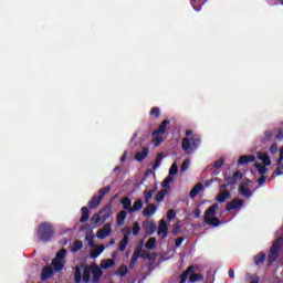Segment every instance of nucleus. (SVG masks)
<instances>
[{"mask_svg": "<svg viewBox=\"0 0 283 283\" xmlns=\"http://www.w3.org/2000/svg\"><path fill=\"white\" fill-rule=\"evenodd\" d=\"M113 213L112 205H107L102 208L98 213L92 216L91 224H94V227H101V224H105V221L109 220Z\"/></svg>", "mask_w": 283, "mask_h": 283, "instance_id": "nucleus-1", "label": "nucleus"}, {"mask_svg": "<svg viewBox=\"0 0 283 283\" xmlns=\"http://www.w3.org/2000/svg\"><path fill=\"white\" fill-rule=\"evenodd\" d=\"M55 229L52 223L42 222L38 227V238L41 242H50L54 238Z\"/></svg>", "mask_w": 283, "mask_h": 283, "instance_id": "nucleus-2", "label": "nucleus"}, {"mask_svg": "<svg viewBox=\"0 0 283 283\" xmlns=\"http://www.w3.org/2000/svg\"><path fill=\"white\" fill-rule=\"evenodd\" d=\"M200 147V135L195 134L191 137H184L181 140V149L186 154H193Z\"/></svg>", "mask_w": 283, "mask_h": 283, "instance_id": "nucleus-3", "label": "nucleus"}, {"mask_svg": "<svg viewBox=\"0 0 283 283\" xmlns=\"http://www.w3.org/2000/svg\"><path fill=\"white\" fill-rule=\"evenodd\" d=\"M282 237H279L273 241L268 254V266H273L274 262H277V258H280V251H282Z\"/></svg>", "mask_w": 283, "mask_h": 283, "instance_id": "nucleus-4", "label": "nucleus"}, {"mask_svg": "<svg viewBox=\"0 0 283 283\" xmlns=\"http://www.w3.org/2000/svg\"><path fill=\"white\" fill-rule=\"evenodd\" d=\"M120 205L127 213H136L143 210V199H137L132 206V199L124 197L120 199Z\"/></svg>", "mask_w": 283, "mask_h": 283, "instance_id": "nucleus-5", "label": "nucleus"}, {"mask_svg": "<svg viewBox=\"0 0 283 283\" xmlns=\"http://www.w3.org/2000/svg\"><path fill=\"white\" fill-rule=\"evenodd\" d=\"M192 271H193V265L188 266L187 270L180 275L179 283L187 282L188 277L191 283L202 282V280H205V276L202 274L193 273Z\"/></svg>", "mask_w": 283, "mask_h": 283, "instance_id": "nucleus-6", "label": "nucleus"}, {"mask_svg": "<svg viewBox=\"0 0 283 283\" xmlns=\"http://www.w3.org/2000/svg\"><path fill=\"white\" fill-rule=\"evenodd\" d=\"M244 207V200L235 198L231 201H228L226 205V211H238Z\"/></svg>", "mask_w": 283, "mask_h": 283, "instance_id": "nucleus-7", "label": "nucleus"}, {"mask_svg": "<svg viewBox=\"0 0 283 283\" xmlns=\"http://www.w3.org/2000/svg\"><path fill=\"white\" fill-rule=\"evenodd\" d=\"M91 273L93 275L92 282L98 283L101 282V277H103V270L98 268L96 264L91 265Z\"/></svg>", "mask_w": 283, "mask_h": 283, "instance_id": "nucleus-8", "label": "nucleus"}, {"mask_svg": "<svg viewBox=\"0 0 283 283\" xmlns=\"http://www.w3.org/2000/svg\"><path fill=\"white\" fill-rule=\"evenodd\" d=\"M112 233V224L106 223L103 229H99L96 232V238H98L99 240H105V238H107V235H109Z\"/></svg>", "mask_w": 283, "mask_h": 283, "instance_id": "nucleus-9", "label": "nucleus"}, {"mask_svg": "<svg viewBox=\"0 0 283 283\" xmlns=\"http://www.w3.org/2000/svg\"><path fill=\"white\" fill-rule=\"evenodd\" d=\"M219 195L217 196V202H227V200H229V198H231V192L229 191L228 188H219Z\"/></svg>", "mask_w": 283, "mask_h": 283, "instance_id": "nucleus-10", "label": "nucleus"}, {"mask_svg": "<svg viewBox=\"0 0 283 283\" xmlns=\"http://www.w3.org/2000/svg\"><path fill=\"white\" fill-rule=\"evenodd\" d=\"M129 235H132V230L127 229L123 240L118 244L119 251H125L127 249V244H129Z\"/></svg>", "mask_w": 283, "mask_h": 283, "instance_id": "nucleus-11", "label": "nucleus"}, {"mask_svg": "<svg viewBox=\"0 0 283 283\" xmlns=\"http://www.w3.org/2000/svg\"><path fill=\"white\" fill-rule=\"evenodd\" d=\"M158 207L155 203H148L147 207L143 210V216L145 218H151L156 213Z\"/></svg>", "mask_w": 283, "mask_h": 283, "instance_id": "nucleus-12", "label": "nucleus"}, {"mask_svg": "<svg viewBox=\"0 0 283 283\" xmlns=\"http://www.w3.org/2000/svg\"><path fill=\"white\" fill-rule=\"evenodd\" d=\"M249 163H255V156L254 155H242L239 157L238 165H249Z\"/></svg>", "mask_w": 283, "mask_h": 283, "instance_id": "nucleus-13", "label": "nucleus"}, {"mask_svg": "<svg viewBox=\"0 0 283 283\" xmlns=\"http://www.w3.org/2000/svg\"><path fill=\"white\" fill-rule=\"evenodd\" d=\"M218 207H219L218 203H213L212 206H210V207L206 210L205 217H203L205 221H206V220H209L210 218H214L216 211H218Z\"/></svg>", "mask_w": 283, "mask_h": 283, "instance_id": "nucleus-14", "label": "nucleus"}, {"mask_svg": "<svg viewBox=\"0 0 283 283\" xmlns=\"http://www.w3.org/2000/svg\"><path fill=\"white\" fill-rule=\"evenodd\" d=\"M167 125H169V119H164L159 127L153 132V136H159V134H165L167 132Z\"/></svg>", "mask_w": 283, "mask_h": 283, "instance_id": "nucleus-15", "label": "nucleus"}, {"mask_svg": "<svg viewBox=\"0 0 283 283\" xmlns=\"http://www.w3.org/2000/svg\"><path fill=\"white\" fill-rule=\"evenodd\" d=\"M168 233H169V228H167V221L161 220L159 223L157 234L163 235V238H167Z\"/></svg>", "mask_w": 283, "mask_h": 283, "instance_id": "nucleus-16", "label": "nucleus"}, {"mask_svg": "<svg viewBox=\"0 0 283 283\" xmlns=\"http://www.w3.org/2000/svg\"><path fill=\"white\" fill-rule=\"evenodd\" d=\"M248 187H249V184L247 182L239 186V193L244 198H251V196H253V193L251 192V189H249Z\"/></svg>", "mask_w": 283, "mask_h": 283, "instance_id": "nucleus-17", "label": "nucleus"}, {"mask_svg": "<svg viewBox=\"0 0 283 283\" xmlns=\"http://www.w3.org/2000/svg\"><path fill=\"white\" fill-rule=\"evenodd\" d=\"M147 156H149V148L144 147L142 151H137L135 154V160H137L138 163H143V160H145Z\"/></svg>", "mask_w": 283, "mask_h": 283, "instance_id": "nucleus-18", "label": "nucleus"}, {"mask_svg": "<svg viewBox=\"0 0 283 283\" xmlns=\"http://www.w3.org/2000/svg\"><path fill=\"white\" fill-rule=\"evenodd\" d=\"M158 191V187H154L150 190H145L144 191V202L145 205H149V200L154 198V195Z\"/></svg>", "mask_w": 283, "mask_h": 283, "instance_id": "nucleus-19", "label": "nucleus"}, {"mask_svg": "<svg viewBox=\"0 0 283 283\" xmlns=\"http://www.w3.org/2000/svg\"><path fill=\"white\" fill-rule=\"evenodd\" d=\"M54 275V270L52 266H44L41 272L42 280H50Z\"/></svg>", "mask_w": 283, "mask_h": 283, "instance_id": "nucleus-20", "label": "nucleus"}, {"mask_svg": "<svg viewBox=\"0 0 283 283\" xmlns=\"http://www.w3.org/2000/svg\"><path fill=\"white\" fill-rule=\"evenodd\" d=\"M265 261H266V253L264 252H260L254 256L255 266H262V264H264Z\"/></svg>", "mask_w": 283, "mask_h": 283, "instance_id": "nucleus-21", "label": "nucleus"}, {"mask_svg": "<svg viewBox=\"0 0 283 283\" xmlns=\"http://www.w3.org/2000/svg\"><path fill=\"white\" fill-rule=\"evenodd\" d=\"M82 277H83L85 283H88L92 280V266H90V265L84 266Z\"/></svg>", "mask_w": 283, "mask_h": 283, "instance_id": "nucleus-22", "label": "nucleus"}, {"mask_svg": "<svg viewBox=\"0 0 283 283\" xmlns=\"http://www.w3.org/2000/svg\"><path fill=\"white\" fill-rule=\"evenodd\" d=\"M102 199L98 196H93L92 199L88 201L87 207L88 209H96L98 205H101Z\"/></svg>", "mask_w": 283, "mask_h": 283, "instance_id": "nucleus-23", "label": "nucleus"}, {"mask_svg": "<svg viewBox=\"0 0 283 283\" xmlns=\"http://www.w3.org/2000/svg\"><path fill=\"white\" fill-rule=\"evenodd\" d=\"M55 273H60V271L64 268L63 261L59 259H53L51 262Z\"/></svg>", "mask_w": 283, "mask_h": 283, "instance_id": "nucleus-24", "label": "nucleus"}, {"mask_svg": "<svg viewBox=\"0 0 283 283\" xmlns=\"http://www.w3.org/2000/svg\"><path fill=\"white\" fill-rule=\"evenodd\" d=\"M90 220V208L88 207H82V217L80 219V222L83 224Z\"/></svg>", "mask_w": 283, "mask_h": 283, "instance_id": "nucleus-25", "label": "nucleus"}, {"mask_svg": "<svg viewBox=\"0 0 283 283\" xmlns=\"http://www.w3.org/2000/svg\"><path fill=\"white\" fill-rule=\"evenodd\" d=\"M127 219V210H122L117 214V226L120 227L125 224V220Z\"/></svg>", "mask_w": 283, "mask_h": 283, "instance_id": "nucleus-26", "label": "nucleus"}, {"mask_svg": "<svg viewBox=\"0 0 283 283\" xmlns=\"http://www.w3.org/2000/svg\"><path fill=\"white\" fill-rule=\"evenodd\" d=\"M205 222L209 227H220V224H222V222L220 221V219H218V217H210V219H206Z\"/></svg>", "mask_w": 283, "mask_h": 283, "instance_id": "nucleus-27", "label": "nucleus"}, {"mask_svg": "<svg viewBox=\"0 0 283 283\" xmlns=\"http://www.w3.org/2000/svg\"><path fill=\"white\" fill-rule=\"evenodd\" d=\"M205 189V186H202V184H197L190 191V198H196V196H198V193H200V191H202Z\"/></svg>", "mask_w": 283, "mask_h": 283, "instance_id": "nucleus-28", "label": "nucleus"}, {"mask_svg": "<svg viewBox=\"0 0 283 283\" xmlns=\"http://www.w3.org/2000/svg\"><path fill=\"white\" fill-rule=\"evenodd\" d=\"M114 264H116V261H114L113 259H105L102 261L101 268L104 270L112 269V266H114Z\"/></svg>", "mask_w": 283, "mask_h": 283, "instance_id": "nucleus-29", "label": "nucleus"}, {"mask_svg": "<svg viewBox=\"0 0 283 283\" xmlns=\"http://www.w3.org/2000/svg\"><path fill=\"white\" fill-rule=\"evenodd\" d=\"M254 167L256 171H259L260 176H264L269 171V169L266 168L268 166H265L264 164L255 163Z\"/></svg>", "mask_w": 283, "mask_h": 283, "instance_id": "nucleus-30", "label": "nucleus"}, {"mask_svg": "<svg viewBox=\"0 0 283 283\" xmlns=\"http://www.w3.org/2000/svg\"><path fill=\"white\" fill-rule=\"evenodd\" d=\"M109 191H112V186H106V187L99 189L97 191V193H98L97 198H99V200H103V198H105V196H107V193Z\"/></svg>", "mask_w": 283, "mask_h": 283, "instance_id": "nucleus-31", "label": "nucleus"}, {"mask_svg": "<svg viewBox=\"0 0 283 283\" xmlns=\"http://www.w3.org/2000/svg\"><path fill=\"white\" fill-rule=\"evenodd\" d=\"M146 232L148 235H154V233H156V223L148 221L146 223Z\"/></svg>", "mask_w": 283, "mask_h": 283, "instance_id": "nucleus-32", "label": "nucleus"}, {"mask_svg": "<svg viewBox=\"0 0 283 283\" xmlns=\"http://www.w3.org/2000/svg\"><path fill=\"white\" fill-rule=\"evenodd\" d=\"M231 185H238V181L234 179V177H228L227 182L220 186V189H229Z\"/></svg>", "mask_w": 283, "mask_h": 283, "instance_id": "nucleus-33", "label": "nucleus"}, {"mask_svg": "<svg viewBox=\"0 0 283 283\" xmlns=\"http://www.w3.org/2000/svg\"><path fill=\"white\" fill-rule=\"evenodd\" d=\"M163 158H165V153H158L155 164L153 166L154 170H156V169H158V167H160V165L163 164Z\"/></svg>", "mask_w": 283, "mask_h": 283, "instance_id": "nucleus-34", "label": "nucleus"}, {"mask_svg": "<svg viewBox=\"0 0 283 283\" xmlns=\"http://www.w3.org/2000/svg\"><path fill=\"white\" fill-rule=\"evenodd\" d=\"M258 158L259 160H262L263 165L271 166V157H269L266 154L260 153Z\"/></svg>", "mask_w": 283, "mask_h": 283, "instance_id": "nucleus-35", "label": "nucleus"}, {"mask_svg": "<svg viewBox=\"0 0 283 283\" xmlns=\"http://www.w3.org/2000/svg\"><path fill=\"white\" fill-rule=\"evenodd\" d=\"M83 249V241L75 240L73 242L72 253H78Z\"/></svg>", "mask_w": 283, "mask_h": 283, "instance_id": "nucleus-36", "label": "nucleus"}, {"mask_svg": "<svg viewBox=\"0 0 283 283\" xmlns=\"http://www.w3.org/2000/svg\"><path fill=\"white\" fill-rule=\"evenodd\" d=\"M167 195V190L161 189L159 190L156 196H155V200L156 202H163L165 200V196Z\"/></svg>", "mask_w": 283, "mask_h": 283, "instance_id": "nucleus-37", "label": "nucleus"}, {"mask_svg": "<svg viewBox=\"0 0 283 283\" xmlns=\"http://www.w3.org/2000/svg\"><path fill=\"white\" fill-rule=\"evenodd\" d=\"M136 253H139V258H143V260H151V254L147 250H137Z\"/></svg>", "mask_w": 283, "mask_h": 283, "instance_id": "nucleus-38", "label": "nucleus"}, {"mask_svg": "<svg viewBox=\"0 0 283 283\" xmlns=\"http://www.w3.org/2000/svg\"><path fill=\"white\" fill-rule=\"evenodd\" d=\"M154 138H153V145L155 147H160V145H163V142L165 140V138H163L161 136L159 135H153Z\"/></svg>", "mask_w": 283, "mask_h": 283, "instance_id": "nucleus-39", "label": "nucleus"}, {"mask_svg": "<svg viewBox=\"0 0 283 283\" xmlns=\"http://www.w3.org/2000/svg\"><path fill=\"white\" fill-rule=\"evenodd\" d=\"M103 251H105V248L103 245L97 247V249L91 251V258H98V255H101Z\"/></svg>", "mask_w": 283, "mask_h": 283, "instance_id": "nucleus-40", "label": "nucleus"}, {"mask_svg": "<svg viewBox=\"0 0 283 283\" xmlns=\"http://www.w3.org/2000/svg\"><path fill=\"white\" fill-rule=\"evenodd\" d=\"M138 258H139V252L133 253V256H132L129 265H128L129 269H133L134 266H136V262H138Z\"/></svg>", "mask_w": 283, "mask_h": 283, "instance_id": "nucleus-41", "label": "nucleus"}, {"mask_svg": "<svg viewBox=\"0 0 283 283\" xmlns=\"http://www.w3.org/2000/svg\"><path fill=\"white\" fill-rule=\"evenodd\" d=\"M74 280H75V283H81L82 275H81V266L78 265L75 266Z\"/></svg>", "mask_w": 283, "mask_h": 283, "instance_id": "nucleus-42", "label": "nucleus"}, {"mask_svg": "<svg viewBox=\"0 0 283 283\" xmlns=\"http://www.w3.org/2000/svg\"><path fill=\"white\" fill-rule=\"evenodd\" d=\"M65 255H67V250L62 249L56 253L55 260H65Z\"/></svg>", "mask_w": 283, "mask_h": 283, "instance_id": "nucleus-43", "label": "nucleus"}, {"mask_svg": "<svg viewBox=\"0 0 283 283\" xmlns=\"http://www.w3.org/2000/svg\"><path fill=\"white\" fill-rule=\"evenodd\" d=\"M146 249L151 250L156 247V238H150L145 244Z\"/></svg>", "mask_w": 283, "mask_h": 283, "instance_id": "nucleus-44", "label": "nucleus"}, {"mask_svg": "<svg viewBox=\"0 0 283 283\" xmlns=\"http://www.w3.org/2000/svg\"><path fill=\"white\" fill-rule=\"evenodd\" d=\"M127 273H129V269H127V266H125V265H122L117 271V274H119L120 277H125V275H127Z\"/></svg>", "mask_w": 283, "mask_h": 283, "instance_id": "nucleus-45", "label": "nucleus"}, {"mask_svg": "<svg viewBox=\"0 0 283 283\" xmlns=\"http://www.w3.org/2000/svg\"><path fill=\"white\" fill-rule=\"evenodd\" d=\"M174 181V177L171 175H168L167 178L163 182L164 189H169V184Z\"/></svg>", "mask_w": 283, "mask_h": 283, "instance_id": "nucleus-46", "label": "nucleus"}, {"mask_svg": "<svg viewBox=\"0 0 283 283\" xmlns=\"http://www.w3.org/2000/svg\"><path fill=\"white\" fill-rule=\"evenodd\" d=\"M178 174V165L174 163L169 169V176L174 178Z\"/></svg>", "mask_w": 283, "mask_h": 283, "instance_id": "nucleus-47", "label": "nucleus"}, {"mask_svg": "<svg viewBox=\"0 0 283 283\" xmlns=\"http://www.w3.org/2000/svg\"><path fill=\"white\" fill-rule=\"evenodd\" d=\"M85 240L86 242H88V247H96V244H94V235L93 234H86L85 235Z\"/></svg>", "mask_w": 283, "mask_h": 283, "instance_id": "nucleus-48", "label": "nucleus"}, {"mask_svg": "<svg viewBox=\"0 0 283 283\" xmlns=\"http://www.w3.org/2000/svg\"><path fill=\"white\" fill-rule=\"evenodd\" d=\"M150 116H155V118H160V108L158 107H153L150 111Z\"/></svg>", "mask_w": 283, "mask_h": 283, "instance_id": "nucleus-49", "label": "nucleus"}, {"mask_svg": "<svg viewBox=\"0 0 283 283\" xmlns=\"http://www.w3.org/2000/svg\"><path fill=\"white\" fill-rule=\"evenodd\" d=\"M140 233V224L138 222L133 223V235H138Z\"/></svg>", "mask_w": 283, "mask_h": 283, "instance_id": "nucleus-50", "label": "nucleus"}, {"mask_svg": "<svg viewBox=\"0 0 283 283\" xmlns=\"http://www.w3.org/2000/svg\"><path fill=\"white\" fill-rule=\"evenodd\" d=\"M222 165H224V159H223V158H220V159H218L217 161H214V164H213V169H221V168H222Z\"/></svg>", "mask_w": 283, "mask_h": 283, "instance_id": "nucleus-51", "label": "nucleus"}, {"mask_svg": "<svg viewBox=\"0 0 283 283\" xmlns=\"http://www.w3.org/2000/svg\"><path fill=\"white\" fill-rule=\"evenodd\" d=\"M235 181L238 182V180H242V178H244V175L242 172H240V170L234 171L233 176H232Z\"/></svg>", "mask_w": 283, "mask_h": 283, "instance_id": "nucleus-52", "label": "nucleus"}, {"mask_svg": "<svg viewBox=\"0 0 283 283\" xmlns=\"http://www.w3.org/2000/svg\"><path fill=\"white\" fill-rule=\"evenodd\" d=\"M175 218H176V210L170 209V210L167 212V219H168V220H174Z\"/></svg>", "mask_w": 283, "mask_h": 283, "instance_id": "nucleus-53", "label": "nucleus"}, {"mask_svg": "<svg viewBox=\"0 0 283 283\" xmlns=\"http://www.w3.org/2000/svg\"><path fill=\"white\" fill-rule=\"evenodd\" d=\"M189 165H190L189 159L184 160L181 164V171H187V169H189Z\"/></svg>", "mask_w": 283, "mask_h": 283, "instance_id": "nucleus-54", "label": "nucleus"}, {"mask_svg": "<svg viewBox=\"0 0 283 283\" xmlns=\"http://www.w3.org/2000/svg\"><path fill=\"white\" fill-rule=\"evenodd\" d=\"M182 242H185V239L182 237L177 238L175 241L176 249H178L182 244Z\"/></svg>", "mask_w": 283, "mask_h": 283, "instance_id": "nucleus-55", "label": "nucleus"}, {"mask_svg": "<svg viewBox=\"0 0 283 283\" xmlns=\"http://www.w3.org/2000/svg\"><path fill=\"white\" fill-rule=\"evenodd\" d=\"M275 139L276 140H282L283 139V129L282 128H280L277 130V134L275 135Z\"/></svg>", "mask_w": 283, "mask_h": 283, "instance_id": "nucleus-56", "label": "nucleus"}, {"mask_svg": "<svg viewBox=\"0 0 283 283\" xmlns=\"http://www.w3.org/2000/svg\"><path fill=\"white\" fill-rule=\"evenodd\" d=\"M277 144H272L271 147H270V153L271 154H276L277 153Z\"/></svg>", "mask_w": 283, "mask_h": 283, "instance_id": "nucleus-57", "label": "nucleus"}, {"mask_svg": "<svg viewBox=\"0 0 283 283\" xmlns=\"http://www.w3.org/2000/svg\"><path fill=\"white\" fill-rule=\"evenodd\" d=\"M259 185H264L266 182V176L261 175V177L258 179Z\"/></svg>", "mask_w": 283, "mask_h": 283, "instance_id": "nucleus-58", "label": "nucleus"}, {"mask_svg": "<svg viewBox=\"0 0 283 283\" xmlns=\"http://www.w3.org/2000/svg\"><path fill=\"white\" fill-rule=\"evenodd\" d=\"M282 160H283V147L280 148V157H279V159H277L276 165H280V163H282Z\"/></svg>", "mask_w": 283, "mask_h": 283, "instance_id": "nucleus-59", "label": "nucleus"}, {"mask_svg": "<svg viewBox=\"0 0 283 283\" xmlns=\"http://www.w3.org/2000/svg\"><path fill=\"white\" fill-rule=\"evenodd\" d=\"M264 136H265L266 140H270V138L273 136V133H271V130H266L264 133Z\"/></svg>", "mask_w": 283, "mask_h": 283, "instance_id": "nucleus-60", "label": "nucleus"}, {"mask_svg": "<svg viewBox=\"0 0 283 283\" xmlns=\"http://www.w3.org/2000/svg\"><path fill=\"white\" fill-rule=\"evenodd\" d=\"M193 213H195V218H200V216L202 214V211H200V209H196Z\"/></svg>", "mask_w": 283, "mask_h": 283, "instance_id": "nucleus-61", "label": "nucleus"}, {"mask_svg": "<svg viewBox=\"0 0 283 283\" xmlns=\"http://www.w3.org/2000/svg\"><path fill=\"white\" fill-rule=\"evenodd\" d=\"M283 175V171H282V168H276L275 170V176H282Z\"/></svg>", "mask_w": 283, "mask_h": 283, "instance_id": "nucleus-62", "label": "nucleus"}, {"mask_svg": "<svg viewBox=\"0 0 283 283\" xmlns=\"http://www.w3.org/2000/svg\"><path fill=\"white\" fill-rule=\"evenodd\" d=\"M229 277L231 279L235 277V272L233 271V269L229 270Z\"/></svg>", "mask_w": 283, "mask_h": 283, "instance_id": "nucleus-63", "label": "nucleus"}, {"mask_svg": "<svg viewBox=\"0 0 283 283\" xmlns=\"http://www.w3.org/2000/svg\"><path fill=\"white\" fill-rule=\"evenodd\" d=\"M186 136H187V138L193 136V130H191V129L186 130Z\"/></svg>", "mask_w": 283, "mask_h": 283, "instance_id": "nucleus-64", "label": "nucleus"}]
</instances>
